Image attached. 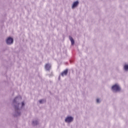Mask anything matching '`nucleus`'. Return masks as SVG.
<instances>
[{"mask_svg": "<svg viewBox=\"0 0 128 128\" xmlns=\"http://www.w3.org/2000/svg\"><path fill=\"white\" fill-rule=\"evenodd\" d=\"M124 69L125 70H128V65H125L124 66Z\"/></svg>", "mask_w": 128, "mask_h": 128, "instance_id": "8", "label": "nucleus"}, {"mask_svg": "<svg viewBox=\"0 0 128 128\" xmlns=\"http://www.w3.org/2000/svg\"><path fill=\"white\" fill-rule=\"evenodd\" d=\"M16 98L14 100V102H16Z\"/></svg>", "mask_w": 128, "mask_h": 128, "instance_id": "12", "label": "nucleus"}, {"mask_svg": "<svg viewBox=\"0 0 128 128\" xmlns=\"http://www.w3.org/2000/svg\"><path fill=\"white\" fill-rule=\"evenodd\" d=\"M50 64H47L45 65V68L46 70H50Z\"/></svg>", "mask_w": 128, "mask_h": 128, "instance_id": "4", "label": "nucleus"}, {"mask_svg": "<svg viewBox=\"0 0 128 128\" xmlns=\"http://www.w3.org/2000/svg\"><path fill=\"white\" fill-rule=\"evenodd\" d=\"M44 102V100H39V102H40V104H42V102Z\"/></svg>", "mask_w": 128, "mask_h": 128, "instance_id": "9", "label": "nucleus"}, {"mask_svg": "<svg viewBox=\"0 0 128 128\" xmlns=\"http://www.w3.org/2000/svg\"><path fill=\"white\" fill-rule=\"evenodd\" d=\"M70 40L72 42V44H74V39L72 38V36H70L69 37Z\"/></svg>", "mask_w": 128, "mask_h": 128, "instance_id": "7", "label": "nucleus"}, {"mask_svg": "<svg viewBox=\"0 0 128 128\" xmlns=\"http://www.w3.org/2000/svg\"><path fill=\"white\" fill-rule=\"evenodd\" d=\"M24 106V102H22V106Z\"/></svg>", "mask_w": 128, "mask_h": 128, "instance_id": "11", "label": "nucleus"}, {"mask_svg": "<svg viewBox=\"0 0 128 128\" xmlns=\"http://www.w3.org/2000/svg\"><path fill=\"white\" fill-rule=\"evenodd\" d=\"M7 44H12L14 42V39L12 38L9 37L6 40Z\"/></svg>", "mask_w": 128, "mask_h": 128, "instance_id": "2", "label": "nucleus"}, {"mask_svg": "<svg viewBox=\"0 0 128 128\" xmlns=\"http://www.w3.org/2000/svg\"><path fill=\"white\" fill-rule=\"evenodd\" d=\"M73 120H74V118H72V117L68 116L66 118L65 122H72Z\"/></svg>", "mask_w": 128, "mask_h": 128, "instance_id": "3", "label": "nucleus"}, {"mask_svg": "<svg viewBox=\"0 0 128 128\" xmlns=\"http://www.w3.org/2000/svg\"><path fill=\"white\" fill-rule=\"evenodd\" d=\"M33 124H34V122H33Z\"/></svg>", "mask_w": 128, "mask_h": 128, "instance_id": "14", "label": "nucleus"}, {"mask_svg": "<svg viewBox=\"0 0 128 128\" xmlns=\"http://www.w3.org/2000/svg\"><path fill=\"white\" fill-rule=\"evenodd\" d=\"M78 1L74 2L72 6V8H74L76 6H78Z\"/></svg>", "mask_w": 128, "mask_h": 128, "instance_id": "5", "label": "nucleus"}, {"mask_svg": "<svg viewBox=\"0 0 128 128\" xmlns=\"http://www.w3.org/2000/svg\"><path fill=\"white\" fill-rule=\"evenodd\" d=\"M96 102H98V103L100 102V99L96 100Z\"/></svg>", "mask_w": 128, "mask_h": 128, "instance_id": "10", "label": "nucleus"}, {"mask_svg": "<svg viewBox=\"0 0 128 128\" xmlns=\"http://www.w3.org/2000/svg\"><path fill=\"white\" fill-rule=\"evenodd\" d=\"M16 110V108H15Z\"/></svg>", "mask_w": 128, "mask_h": 128, "instance_id": "13", "label": "nucleus"}, {"mask_svg": "<svg viewBox=\"0 0 128 128\" xmlns=\"http://www.w3.org/2000/svg\"><path fill=\"white\" fill-rule=\"evenodd\" d=\"M112 90H114L115 92H120V88L118 84H115L112 86Z\"/></svg>", "mask_w": 128, "mask_h": 128, "instance_id": "1", "label": "nucleus"}, {"mask_svg": "<svg viewBox=\"0 0 128 128\" xmlns=\"http://www.w3.org/2000/svg\"><path fill=\"white\" fill-rule=\"evenodd\" d=\"M66 74H68V70H66L61 74L62 76H66Z\"/></svg>", "mask_w": 128, "mask_h": 128, "instance_id": "6", "label": "nucleus"}]
</instances>
